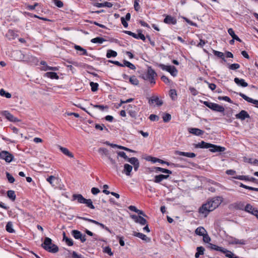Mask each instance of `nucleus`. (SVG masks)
I'll list each match as a JSON object with an SVG mask.
<instances>
[{
  "mask_svg": "<svg viewBox=\"0 0 258 258\" xmlns=\"http://www.w3.org/2000/svg\"><path fill=\"white\" fill-rule=\"evenodd\" d=\"M133 235L138 237L144 241L149 240V238L146 235L140 232H134Z\"/></svg>",
  "mask_w": 258,
  "mask_h": 258,
  "instance_id": "nucleus-26",
  "label": "nucleus"
},
{
  "mask_svg": "<svg viewBox=\"0 0 258 258\" xmlns=\"http://www.w3.org/2000/svg\"><path fill=\"white\" fill-rule=\"evenodd\" d=\"M0 95L2 96L6 97L7 98H10L12 97V95L9 92H6L4 89H1L0 90Z\"/></svg>",
  "mask_w": 258,
  "mask_h": 258,
  "instance_id": "nucleus-43",
  "label": "nucleus"
},
{
  "mask_svg": "<svg viewBox=\"0 0 258 258\" xmlns=\"http://www.w3.org/2000/svg\"><path fill=\"white\" fill-rule=\"evenodd\" d=\"M188 131L189 133L198 136H202L204 133L203 131L198 128H189Z\"/></svg>",
  "mask_w": 258,
  "mask_h": 258,
  "instance_id": "nucleus-17",
  "label": "nucleus"
},
{
  "mask_svg": "<svg viewBox=\"0 0 258 258\" xmlns=\"http://www.w3.org/2000/svg\"><path fill=\"white\" fill-rule=\"evenodd\" d=\"M147 160H148V161H152L153 163H156L157 162H158L159 163H160L161 164H165L167 165H170V163L169 162H166V161H163L161 159H158V158H155V157H151V156H149L148 157V158H147Z\"/></svg>",
  "mask_w": 258,
  "mask_h": 258,
  "instance_id": "nucleus-18",
  "label": "nucleus"
},
{
  "mask_svg": "<svg viewBox=\"0 0 258 258\" xmlns=\"http://www.w3.org/2000/svg\"><path fill=\"white\" fill-rule=\"evenodd\" d=\"M235 117L237 119L243 120L246 118H250L249 114L245 110H241L239 113L235 115Z\"/></svg>",
  "mask_w": 258,
  "mask_h": 258,
  "instance_id": "nucleus-12",
  "label": "nucleus"
},
{
  "mask_svg": "<svg viewBox=\"0 0 258 258\" xmlns=\"http://www.w3.org/2000/svg\"><path fill=\"white\" fill-rule=\"evenodd\" d=\"M103 252L108 254L110 256L113 255V253L111 251V249L109 246H106L103 249Z\"/></svg>",
  "mask_w": 258,
  "mask_h": 258,
  "instance_id": "nucleus-59",
  "label": "nucleus"
},
{
  "mask_svg": "<svg viewBox=\"0 0 258 258\" xmlns=\"http://www.w3.org/2000/svg\"><path fill=\"white\" fill-rule=\"evenodd\" d=\"M91 105L93 106L94 108H98L101 111H103L104 109L108 108L107 106H104L102 105H93L92 104H91Z\"/></svg>",
  "mask_w": 258,
  "mask_h": 258,
  "instance_id": "nucleus-54",
  "label": "nucleus"
},
{
  "mask_svg": "<svg viewBox=\"0 0 258 258\" xmlns=\"http://www.w3.org/2000/svg\"><path fill=\"white\" fill-rule=\"evenodd\" d=\"M239 95L240 96H241L243 99H244L245 100H246L248 102L252 103L256 105L258 107V100H254L252 98H251L247 96L246 95H245V94H244L242 93H239Z\"/></svg>",
  "mask_w": 258,
  "mask_h": 258,
  "instance_id": "nucleus-16",
  "label": "nucleus"
},
{
  "mask_svg": "<svg viewBox=\"0 0 258 258\" xmlns=\"http://www.w3.org/2000/svg\"><path fill=\"white\" fill-rule=\"evenodd\" d=\"M162 118H163V121L165 122H167L171 120V116L169 113H166V114H164L163 115Z\"/></svg>",
  "mask_w": 258,
  "mask_h": 258,
  "instance_id": "nucleus-51",
  "label": "nucleus"
},
{
  "mask_svg": "<svg viewBox=\"0 0 258 258\" xmlns=\"http://www.w3.org/2000/svg\"><path fill=\"white\" fill-rule=\"evenodd\" d=\"M169 177V175L159 174L154 176V182L157 183H160L164 179H166Z\"/></svg>",
  "mask_w": 258,
  "mask_h": 258,
  "instance_id": "nucleus-13",
  "label": "nucleus"
},
{
  "mask_svg": "<svg viewBox=\"0 0 258 258\" xmlns=\"http://www.w3.org/2000/svg\"><path fill=\"white\" fill-rule=\"evenodd\" d=\"M203 104L210 109L216 112L222 113L224 112L225 110V109L223 106L220 105L217 103L209 101H204Z\"/></svg>",
  "mask_w": 258,
  "mask_h": 258,
  "instance_id": "nucleus-4",
  "label": "nucleus"
},
{
  "mask_svg": "<svg viewBox=\"0 0 258 258\" xmlns=\"http://www.w3.org/2000/svg\"><path fill=\"white\" fill-rule=\"evenodd\" d=\"M74 47L76 50H77L78 51H80L81 52L80 55H88L87 50L86 49H85L84 48H82V47H81L80 46L76 45L74 46Z\"/></svg>",
  "mask_w": 258,
  "mask_h": 258,
  "instance_id": "nucleus-33",
  "label": "nucleus"
},
{
  "mask_svg": "<svg viewBox=\"0 0 258 258\" xmlns=\"http://www.w3.org/2000/svg\"><path fill=\"white\" fill-rule=\"evenodd\" d=\"M155 171L156 172H161L164 173H167V174H168V175L172 174V171L171 170L163 168L161 167H155Z\"/></svg>",
  "mask_w": 258,
  "mask_h": 258,
  "instance_id": "nucleus-31",
  "label": "nucleus"
},
{
  "mask_svg": "<svg viewBox=\"0 0 258 258\" xmlns=\"http://www.w3.org/2000/svg\"><path fill=\"white\" fill-rule=\"evenodd\" d=\"M55 179L56 178L54 176L51 175L49 176L46 180L52 186H54V184H53V180Z\"/></svg>",
  "mask_w": 258,
  "mask_h": 258,
  "instance_id": "nucleus-60",
  "label": "nucleus"
},
{
  "mask_svg": "<svg viewBox=\"0 0 258 258\" xmlns=\"http://www.w3.org/2000/svg\"><path fill=\"white\" fill-rule=\"evenodd\" d=\"M225 256L228 258H239L238 256H236L233 252L228 250L225 252Z\"/></svg>",
  "mask_w": 258,
  "mask_h": 258,
  "instance_id": "nucleus-47",
  "label": "nucleus"
},
{
  "mask_svg": "<svg viewBox=\"0 0 258 258\" xmlns=\"http://www.w3.org/2000/svg\"><path fill=\"white\" fill-rule=\"evenodd\" d=\"M131 218L138 223H140L142 225H145L147 223L146 220L141 216H137L133 215L131 216Z\"/></svg>",
  "mask_w": 258,
  "mask_h": 258,
  "instance_id": "nucleus-10",
  "label": "nucleus"
},
{
  "mask_svg": "<svg viewBox=\"0 0 258 258\" xmlns=\"http://www.w3.org/2000/svg\"><path fill=\"white\" fill-rule=\"evenodd\" d=\"M59 149L60 150V151L65 155L70 158L74 157L73 154L71 152H70V151L67 148L59 146Z\"/></svg>",
  "mask_w": 258,
  "mask_h": 258,
  "instance_id": "nucleus-24",
  "label": "nucleus"
},
{
  "mask_svg": "<svg viewBox=\"0 0 258 258\" xmlns=\"http://www.w3.org/2000/svg\"><path fill=\"white\" fill-rule=\"evenodd\" d=\"M234 178L237 179L249 181L256 183H258V179L253 177H249L248 176L245 175H237Z\"/></svg>",
  "mask_w": 258,
  "mask_h": 258,
  "instance_id": "nucleus-8",
  "label": "nucleus"
},
{
  "mask_svg": "<svg viewBox=\"0 0 258 258\" xmlns=\"http://www.w3.org/2000/svg\"><path fill=\"white\" fill-rule=\"evenodd\" d=\"M14 156L7 151H2L0 152V158L5 160L7 162H11Z\"/></svg>",
  "mask_w": 258,
  "mask_h": 258,
  "instance_id": "nucleus-6",
  "label": "nucleus"
},
{
  "mask_svg": "<svg viewBox=\"0 0 258 258\" xmlns=\"http://www.w3.org/2000/svg\"><path fill=\"white\" fill-rule=\"evenodd\" d=\"M218 99L219 100H224L231 103H232V101L231 100V99L228 96H219Z\"/></svg>",
  "mask_w": 258,
  "mask_h": 258,
  "instance_id": "nucleus-57",
  "label": "nucleus"
},
{
  "mask_svg": "<svg viewBox=\"0 0 258 258\" xmlns=\"http://www.w3.org/2000/svg\"><path fill=\"white\" fill-rule=\"evenodd\" d=\"M206 232L207 231L203 227H199L195 230V233L200 236L204 235Z\"/></svg>",
  "mask_w": 258,
  "mask_h": 258,
  "instance_id": "nucleus-28",
  "label": "nucleus"
},
{
  "mask_svg": "<svg viewBox=\"0 0 258 258\" xmlns=\"http://www.w3.org/2000/svg\"><path fill=\"white\" fill-rule=\"evenodd\" d=\"M163 22L168 25H175L177 23V20L174 17L170 15H166L165 16Z\"/></svg>",
  "mask_w": 258,
  "mask_h": 258,
  "instance_id": "nucleus-9",
  "label": "nucleus"
},
{
  "mask_svg": "<svg viewBox=\"0 0 258 258\" xmlns=\"http://www.w3.org/2000/svg\"><path fill=\"white\" fill-rule=\"evenodd\" d=\"M133 167L128 164H124L123 170L122 171V173H124L126 176H131V172L133 170Z\"/></svg>",
  "mask_w": 258,
  "mask_h": 258,
  "instance_id": "nucleus-15",
  "label": "nucleus"
},
{
  "mask_svg": "<svg viewBox=\"0 0 258 258\" xmlns=\"http://www.w3.org/2000/svg\"><path fill=\"white\" fill-rule=\"evenodd\" d=\"M138 39H141L143 41H145L146 40V38L147 37H146L144 34H142V31L141 30H138Z\"/></svg>",
  "mask_w": 258,
  "mask_h": 258,
  "instance_id": "nucleus-50",
  "label": "nucleus"
},
{
  "mask_svg": "<svg viewBox=\"0 0 258 258\" xmlns=\"http://www.w3.org/2000/svg\"><path fill=\"white\" fill-rule=\"evenodd\" d=\"M5 114L6 118L11 121L15 122L18 120L16 117H15L13 115H12L8 111H5Z\"/></svg>",
  "mask_w": 258,
  "mask_h": 258,
  "instance_id": "nucleus-29",
  "label": "nucleus"
},
{
  "mask_svg": "<svg viewBox=\"0 0 258 258\" xmlns=\"http://www.w3.org/2000/svg\"><path fill=\"white\" fill-rule=\"evenodd\" d=\"M229 34L232 37V39L239 42H241V40L235 34L234 30L232 28H229L228 30Z\"/></svg>",
  "mask_w": 258,
  "mask_h": 258,
  "instance_id": "nucleus-27",
  "label": "nucleus"
},
{
  "mask_svg": "<svg viewBox=\"0 0 258 258\" xmlns=\"http://www.w3.org/2000/svg\"><path fill=\"white\" fill-rule=\"evenodd\" d=\"M106 144L107 145H109L111 146L112 147H117L119 149H123V150H124L125 151H127L132 152H134V151L132 150L131 149H128V148H127L126 147H124L121 146H118V145H116L115 144H109V143H107Z\"/></svg>",
  "mask_w": 258,
  "mask_h": 258,
  "instance_id": "nucleus-45",
  "label": "nucleus"
},
{
  "mask_svg": "<svg viewBox=\"0 0 258 258\" xmlns=\"http://www.w3.org/2000/svg\"><path fill=\"white\" fill-rule=\"evenodd\" d=\"M211 147L209 149L212 152H222L225 150V148L212 144H210Z\"/></svg>",
  "mask_w": 258,
  "mask_h": 258,
  "instance_id": "nucleus-11",
  "label": "nucleus"
},
{
  "mask_svg": "<svg viewBox=\"0 0 258 258\" xmlns=\"http://www.w3.org/2000/svg\"><path fill=\"white\" fill-rule=\"evenodd\" d=\"M240 68V65L238 63H233L229 64L228 66V68L230 70H235Z\"/></svg>",
  "mask_w": 258,
  "mask_h": 258,
  "instance_id": "nucleus-55",
  "label": "nucleus"
},
{
  "mask_svg": "<svg viewBox=\"0 0 258 258\" xmlns=\"http://www.w3.org/2000/svg\"><path fill=\"white\" fill-rule=\"evenodd\" d=\"M52 2L55 4V5L58 8H62L63 6V4L62 1L60 0H52Z\"/></svg>",
  "mask_w": 258,
  "mask_h": 258,
  "instance_id": "nucleus-52",
  "label": "nucleus"
},
{
  "mask_svg": "<svg viewBox=\"0 0 258 258\" xmlns=\"http://www.w3.org/2000/svg\"><path fill=\"white\" fill-rule=\"evenodd\" d=\"M204 82L208 85L209 88L212 91L214 90L216 88V85L215 84L210 83L207 81L205 80Z\"/></svg>",
  "mask_w": 258,
  "mask_h": 258,
  "instance_id": "nucleus-63",
  "label": "nucleus"
},
{
  "mask_svg": "<svg viewBox=\"0 0 258 258\" xmlns=\"http://www.w3.org/2000/svg\"><path fill=\"white\" fill-rule=\"evenodd\" d=\"M158 67L162 70L167 71L173 77H176L177 75L178 71L174 66H167L160 63L158 64Z\"/></svg>",
  "mask_w": 258,
  "mask_h": 258,
  "instance_id": "nucleus-5",
  "label": "nucleus"
},
{
  "mask_svg": "<svg viewBox=\"0 0 258 258\" xmlns=\"http://www.w3.org/2000/svg\"><path fill=\"white\" fill-rule=\"evenodd\" d=\"M213 53L215 55L217 56L219 58H221L224 61H226V59H225L224 57V54L223 52L217 50H213Z\"/></svg>",
  "mask_w": 258,
  "mask_h": 258,
  "instance_id": "nucleus-42",
  "label": "nucleus"
},
{
  "mask_svg": "<svg viewBox=\"0 0 258 258\" xmlns=\"http://www.w3.org/2000/svg\"><path fill=\"white\" fill-rule=\"evenodd\" d=\"M157 76V74L155 71L151 67L148 68L147 72L146 74H143L142 78L145 80H149L151 84H155V78Z\"/></svg>",
  "mask_w": 258,
  "mask_h": 258,
  "instance_id": "nucleus-3",
  "label": "nucleus"
},
{
  "mask_svg": "<svg viewBox=\"0 0 258 258\" xmlns=\"http://www.w3.org/2000/svg\"><path fill=\"white\" fill-rule=\"evenodd\" d=\"M222 201V197L219 196L214 197L200 208L199 213L204 214L205 216L206 217L210 212L217 208Z\"/></svg>",
  "mask_w": 258,
  "mask_h": 258,
  "instance_id": "nucleus-1",
  "label": "nucleus"
},
{
  "mask_svg": "<svg viewBox=\"0 0 258 258\" xmlns=\"http://www.w3.org/2000/svg\"><path fill=\"white\" fill-rule=\"evenodd\" d=\"M133 165L134 170L137 171L140 167V162L138 158L136 157H132L127 158L126 160Z\"/></svg>",
  "mask_w": 258,
  "mask_h": 258,
  "instance_id": "nucleus-7",
  "label": "nucleus"
},
{
  "mask_svg": "<svg viewBox=\"0 0 258 258\" xmlns=\"http://www.w3.org/2000/svg\"><path fill=\"white\" fill-rule=\"evenodd\" d=\"M46 75L48 77H49L52 79H58L59 78L57 74L55 72H47L46 73Z\"/></svg>",
  "mask_w": 258,
  "mask_h": 258,
  "instance_id": "nucleus-40",
  "label": "nucleus"
},
{
  "mask_svg": "<svg viewBox=\"0 0 258 258\" xmlns=\"http://www.w3.org/2000/svg\"><path fill=\"white\" fill-rule=\"evenodd\" d=\"M140 0H135L134 2V8L136 11L138 12L140 9L139 5Z\"/></svg>",
  "mask_w": 258,
  "mask_h": 258,
  "instance_id": "nucleus-62",
  "label": "nucleus"
},
{
  "mask_svg": "<svg viewBox=\"0 0 258 258\" xmlns=\"http://www.w3.org/2000/svg\"><path fill=\"white\" fill-rule=\"evenodd\" d=\"M234 81L235 83L239 86H241L242 87H246L248 86V84L245 82L244 79H240L238 78H235Z\"/></svg>",
  "mask_w": 258,
  "mask_h": 258,
  "instance_id": "nucleus-22",
  "label": "nucleus"
},
{
  "mask_svg": "<svg viewBox=\"0 0 258 258\" xmlns=\"http://www.w3.org/2000/svg\"><path fill=\"white\" fill-rule=\"evenodd\" d=\"M125 66L129 68L130 69H131L132 70L136 69V67L135 66L134 64H133V63H131L130 62L128 61L127 60H124L123 63V67H125Z\"/></svg>",
  "mask_w": 258,
  "mask_h": 258,
  "instance_id": "nucleus-39",
  "label": "nucleus"
},
{
  "mask_svg": "<svg viewBox=\"0 0 258 258\" xmlns=\"http://www.w3.org/2000/svg\"><path fill=\"white\" fill-rule=\"evenodd\" d=\"M95 127L96 130H99L100 131H103L104 129H105L107 132H108V128H106L103 124H96Z\"/></svg>",
  "mask_w": 258,
  "mask_h": 258,
  "instance_id": "nucleus-49",
  "label": "nucleus"
},
{
  "mask_svg": "<svg viewBox=\"0 0 258 258\" xmlns=\"http://www.w3.org/2000/svg\"><path fill=\"white\" fill-rule=\"evenodd\" d=\"M63 240L64 241L66 244L70 246H72L74 244L73 240L71 238H68L64 232L63 233Z\"/></svg>",
  "mask_w": 258,
  "mask_h": 258,
  "instance_id": "nucleus-30",
  "label": "nucleus"
},
{
  "mask_svg": "<svg viewBox=\"0 0 258 258\" xmlns=\"http://www.w3.org/2000/svg\"><path fill=\"white\" fill-rule=\"evenodd\" d=\"M175 154L178 155L183 156L188 158H194L196 156V154L194 153L184 152L179 151H176Z\"/></svg>",
  "mask_w": 258,
  "mask_h": 258,
  "instance_id": "nucleus-19",
  "label": "nucleus"
},
{
  "mask_svg": "<svg viewBox=\"0 0 258 258\" xmlns=\"http://www.w3.org/2000/svg\"><path fill=\"white\" fill-rule=\"evenodd\" d=\"M244 211L254 215V211H256L257 209L254 208L250 204H247L244 207Z\"/></svg>",
  "mask_w": 258,
  "mask_h": 258,
  "instance_id": "nucleus-23",
  "label": "nucleus"
},
{
  "mask_svg": "<svg viewBox=\"0 0 258 258\" xmlns=\"http://www.w3.org/2000/svg\"><path fill=\"white\" fill-rule=\"evenodd\" d=\"M72 234L74 237L76 239H79L81 237L82 233L77 230H73L72 231Z\"/></svg>",
  "mask_w": 258,
  "mask_h": 258,
  "instance_id": "nucleus-35",
  "label": "nucleus"
},
{
  "mask_svg": "<svg viewBox=\"0 0 258 258\" xmlns=\"http://www.w3.org/2000/svg\"><path fill=\"white\" fill-rule=\"evenodd\" d=\"M15 33L13 30H9L6 34L7 37L9 39H13L14 38Z\"/></svg>",
  "mask_w": 258,
  "mask_h": 258,
  "instance_id": "nucleus-61",
  "label": "nucleus"
},
{
  "mask_svg": "<svg viewBox=\"0 0 258 258\" xmlns=\"http://www.w3.org/2000/svg\"><path fill=\"white\" fill-rule=\"evenodd\" d=\"M195 148L209 149L210 148V143H206L203 141L198 144H194Z\"/></svg>",
  "mask_w": 258,
  "mask_h": 258,
  "instance_id": "nucleus-14",
  "label": "nucleus"
},
{
  "mask_svg": "<svg viewBox=\"0 0 258 258\" xmlns=\"http://www.w3.org/2000/svg\"><path fill=\"white\" fill-rule=\"evenodd\" d=\"M104 41H105V39H104L102 37H97L93 38L91 40V42L93 43L102 44Z\"/></svg>",
  "mask_w": 258,
  "mask_h": 258,
  "instance_id": "nucleus-34",
  "label": "nucleus"
},
{
  "mask_svg": "<svg viewBox=\"0 0 258 258\" xmlns=\"http://www.w3.org/2000/svg\"><path fill=\"white\" fill-rule=\"evenodd\" d=\"M117 55V52L111 49H109L107 51L106 57L107 58H110L111 57H116Z\"/></svg>",
  "mask_w": 258,
  "mask_h": 258,
  "instance_id": "nucleus-36",
  "label": "nucleus"
},
{
  "mask_svg": "<svg viewBox=\"0 0 258 258\" xmlns=\"http://www.w3.org/2000/svg\"><path fill=\"white\" fill-rule=\"evenodd\" d=\"M99 152L102 154V155H104L105 156H106L107 157H108L109 156V153H108V151L107 149H106V148H100L99 149Z\"/></svg>",
  "mask_w": 258,
  "mask_h": 258,
  "instance_id": "nucleus-48",
  "label": "nucleus"
},
{
  "mask_svg": "<svg viewBox=\"0 0 258 258\" xmlns=\"http://www.w3.org/2000/svg\"><path fill=\"white\" fill-rule=\"evenodd\" d=\"M6 230L9 233H14L15 230L13 228V223L11 222H9L6 226Z\"/></svg>",
  "mask_w": 258,
  "mask_h": 258,
  "instance_id": "nucleus-37",
  "label": "nucleus"
},
{
  "mask_svg": "<svg viewBox=\"0 0 258 258\" xmlns=\"http://www.w3.org/2000/svg\"><path fill=\"white\" fill-rule=\"evenodd\" d=\"M169 96L172 100H175L177 98V93L175 89H171L169 91Z\"/></svg>",
  "mask_w": 258,
  "mask_h": 258,
  "instance_id": "nucleus-41",
  "label": "nucleus"
},
{
  "mask_svg": "<svg viewBox=\"0 0 258 258\" xmlns=\"http://www.w3.org/2000/svg\"><path fill=\"white\" fill-rule=\"evenodd\" d=\"M230 243L232 244L245 245L246 241L244 239H238L235 238H232Z\"/></svg>",
  "mask_w": 258,
  "mask_h": 258,
  "instance_id": "nucleus-25",
  "label": "nucleus"
},
{
  "mask_svg": "<svg viewBox=\"0 0 258 258\" xmlns=\"http://www.w3.org/2000/svg\"><path fill=\"white\" fill-rule=\"evenodd\" d=\"M42 70L43 71H47L48 70L57 71L58 70V68L57 67H49V66H46L45 67H43Z\"/></svg>",
  "mask_w": 258,
  "mask_h": 258,
  "instance_id": "nucleus-58",
  "label": "nucleus"
},
{
  "mask_svg": "<svg viewBox=\"0 0 258 258\" xmlns=\"http://www.w3.org/2000/svg\"><path fill=\"white\" fill-rule=\"evenodd\" d=\"M7 178L10 183H14L15 181V178L9 172H6Z\"/></svg>",
  "mask_w": 258,
  "mask_h": 258,
  "instance_id": "nucleus-53",
  "label": "nucleus"
},
{
  "mask_svg": "<svg viewBox=\"0 0 258 258\" xmlns=\"http://www.w3.org/2000/svg\"><path fill=\"white\" fill-rule=\"evenodd\" d=\"M203 241L205 243H209L211 241V238L208 235L207 232L206 233V234L203 235Z\"/></svg>",
  "mask_w": 258,
  "mask_h": 258,
  "instance_id": "nucleus-56",
  "label": "nucleus"
},
{
  "mask_svg": "<svg viewBox=\"0 0 258 258\" xmlns=\"http://www.w3.org/2000/svg\"><path fill=\"white\" fill-rule=\"evenodd\" d=\"M86 199L81 194H74L73 195V200H77L79 203L84 204Z\"/></svg>",
  "mask_w": 258,
  "mask_h": 258,
  "instance_id": "nucleus-20",
  "label": "nucleus"
},
{
  "mask_svg": "<svg viewBox=\"0 0 258 258\" xmlns=\"http://www.w3.org/2000/svg\"><path fill=\"white\" fill-rule=\"evenodd\" d=\"M197 250L200 255H203L204 253L205 248L203 246H199L197 248Z\"/></svg>",
  "mask_w": 258,
  "mask_h": 258,
  "instance_id": "nucleus-64",
  "label": "nucleus"
},
{
  "mask_svg": "<svg viewBox=\"0 0 258 258\" xmlns=\"http://www.w3.org/2000/svg\"><path fill=\"white\" fill-rule=\"evenodd\" d=\"M129 81L134 85H138L139 83V80L135 76H131L129 79Z\"/></svg>",
  "mask_w": 258,
  "mask_h": 258,
  "instance_id": "nucleus-38",
  "label": "nucleus"
},
{
  "mask_svg": "<svg viewBox=\"0 0 258 258\" xmlns=\"http://www.w3.org/2000/svg\"><path fill=\"white\" fill-rule=\"evenodd\" d=\"M90 86L91 87V90L93 92L96 91L98 89V84L93 82H90Z\"/></svg>",
  "mask_w": 258,
  "mask_h": 258,
  "instance_id": "nucleus-46",
  "label": "nucleus"
},
{
  "mask_svg": "<svg viewBox=\"0 0 258 258\" xmlns=\"http://www.w3.org/2000/svg\"><path fill=\"white\" fill-rule=\"evenodd\" d=\"M42 247L46 251L51 253H56L58 251V246L52 243V240L49 237H45Z\"/></svg>",
  "mask_w": 258,
  "mask_h": 258,
  "instance_id": "nucleus-2",
  "label": "nucleus"
},
{
  "mask_svg": "<svg viewBox=\"0 0 258 258\" xmlns=\"http://www.w3.org/2000/svg\"><path fill=\"white\" fill-rule=\"evenodd\" d=\"M150 102H151V103H156V104L158 106H160L162 105L163 103V101L162 100L160 99L157 96L152 97L149 100V103H150Z\"/></svg>",
  "mask_w": 258,
  "mask_h": 258,
  "instance_id": "nucleus-21",
  "label": "nucleus"
},
{
  "mask_svg": "<svg viewBox=\"0 0 258 258\" xmlns=\"http://www.w3.org/2000/svg\"><path fill=\"white\" fill-rule=\"evenodd\" d=\"M7 196L12 201H15L16 198L15 192L12 190H9L7 191Z\"/></svg>",
  "mask_w": 258,
  "mask_h": 258,
  "instance_id": "nucleus-32",
  "label": "nucleus"
},
{
  "mask_svg": "<svg viewBox=\"0 0 258 258\" xmlns=\"http://www.w3.org/2000/svg\"><path fill=\"white\" fill-rule=\"evenodd\" d=\"M84 204H86L88 208L91 209H95V207L93 205L92 201L91 199H86Z\"/></svg>",
  "mask_w": 258,
  "mask_h": 258,
  "instance_id": "nucleus-44",
  "label": "nucleus"
}]
</instances>
